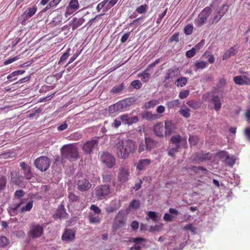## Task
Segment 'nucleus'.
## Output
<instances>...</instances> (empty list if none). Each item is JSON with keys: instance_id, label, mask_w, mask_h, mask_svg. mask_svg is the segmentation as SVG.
I'll return each instance as SVG.
<instances>
[{"instance_id": "nucleus-17", "label": "nucleus", "mask_w": 250, "mask_h": 250, "mask_svg": "<svg viewBox=\"0 0 250 250\" xmlns=\"http://www.w3.org/2000/svg\"><path fill=\"white\" fill-rule=\"evenodd\" d=\"M67 214L64 206L62 205L58 207L56 213L53 215V217L55 219H62L65 218Z\"/></svg>"}, {"instance_id": "nucleus-20", "label": "nucleus", "mask_w": 250, "mask_h": 250, "mask_svg": "<svg viewBox=\"0 0 250 250\" xmlns=\"http://www.w3.org/2000/svg\"><path fill=\"white\" fill-rule=\"evenodd\" d=\"M211 101L214 104V109L217 112L219 111L222 106V103L219 97L217 95H213L211 98Z\"/></svg>"}, {"instance_id": "nucleus-34", "label": "nucleus", "mask_w": 250, "mask_h": 250, "mask_svg": "<svg viewBox=\"0 0 250 250\" xmlns=\"http://www.w3.org/2000/svg\"><path fill=\"white\" fill-rule=\"evenodd\" d=\"M190 109L186 107H182L179 110L180 114L185 118H188L190 116Z\"/></svg>"}, {"instance_id": "nucleus-19", "label": "nucleus", "mask_w": 250, "mask_h": 250, "mask_svg": "<svg viewBox=\"0 0 250 250\" xmlns=\"http://www.w3.org/2000/svg\"><path fill=\"white\" fill-rule=\"evenodd\" d=\"M151 163V161L148 159H141L138 161L136 166L137 169L142 170L145 169Z\"/></svg>"}, {"instance_id": "nucleus-60", "label": "nucleus", "mask_w": 250, "mask_h": 250, "mask_svg": "<svg viewBox=\"0 0 250 250\" xmlns=\"http://www.w3.org/2000/svg\"><path fill=\"white\" fill-rule=\"evenodd\" d=\"M196 52V48L193 47L191 50H189L186 52V56L188 58H192L195 55Z\"/></svg>"}, {"instance_id": "nucleus-52", "label": "nucleus", "mask_w": 250, "mask_h": 250, "mask_svg": "<svg viewBox=\"0 0 250 250\" xmlns=\"http://www.w3.org/2000/svg\"><path fill=\"white\" fill-rule=\"evenodd\" d=\"M183 229L186 230H190L193 234L196 233V228L193 227L192 224L190 223L187 225L183 228Z\"/></svg>"}, {"instance_id": "nucleus-2", "label": "nucleus", "mask_w": 250, "mask_h": 250, "mask_svg": "<svg viewBox=\"0 0 250 250\" xmlns=\"http://www.w3.org/2000/svg\"><path fill=\"white\" fill-rule=\"evenodd\" d=\"M61 153L62 160L74 161L79 157L77 147L72 144L63 146L61 148Z\"/></svg>"}, {"instance_id": "nucleus-42", "label": "nucleus", "mask_w": 250, "mask_h": 250, "mask_svg": "<svg viewBox=\"0 0 250 250\" xmlns=\"http://www.w3.org/2000/svg\"><path fill=\"white\" fill-rule=\"evenodd\" d=\"M70 48L68 49L67 50L61 57L58 64L60 65L62 64L64 61H65L69 56H70Z\"/></svg>"}, {"instance_id": "nucleus-32", "label": "nucleus", "mask_w": 250, "mask_h": 250, "mask_svg": "<svg viewBox=\"0 0 250 250\" xmlns=\"http://www.w3.org/2000/svg\"><path fill=\"white\" fill-rule=\"evenodd\" d=\"M147 71L148 70H146V69L142 73H139L137 75L138 77L141 78V80L144 82H147L149 80L150 75L149 73L147 72Z\"/></svg>"}, {"instance_id": "nucleus-24", "label": "nucleus", "mask_w": 250, "mask_h": 250, "mask_svg": "<svg viewBox=\"0 0 250 250\" xmlns=\"http://www.w3.org/2000/svg\"><path fill=\"white\" fill-rule=\"evenodd\" d=\"M237 52V50L234 47H231L228 50L223 56V60H225L229 58L231 56L235 55Z\"/></svg>"}, {"instance_id": "nucleus-9", "label": "nucleus", "mask_w": 250, "mask_h": 250, "mask_svg": "<svg viewBox=\"0 0 250 250\" xmlns=\"http://www.w3.org/2000/svg\"><path fill=\"white\" fill-rule=\"evenodd\" d=\"M125 224L124 213L119 211L115 217L113 223V229L116 231L120 228L123 227Z\"/></svg>"}, {"instance_id": "nucleus-3", "label": "nucleus", "mask_w": 250, "mask_h": 250, "mask_svg": "<svg viewBox=\"0 0 250 250\" xmlns=\"http://www.w3.org/2000/svg\"><path fill=\"white\" fill-rule=\"evenodd\" d=\"M132 104L131 99H126L120 101L116 104L111 105L109 107V111L111 113L116 112H122L126 110Z\"/></svg>"}, {"instance_id": "nucleus-28", "label": "nucleus", "mask_w": 250, "mask_h": 250, "mask_svg": "<svg viewBox=\"0 0 250 250\" xmlns=\"http://www.w3.org/2000/svg\"><path fill=\"white\" fill-rule=\"evenodd\" d=\"M145 140L147 145V150H151L157 145V142L150 138L146 137Z\"/></svg>"}, {"instance_id": "nucleus-26", "label": "nucleus", "mask_w": 250, "mask_h": 250, "mask_svg": "<svg viewBox=\"0 0 250 250\" xmlns=\"http://www.w3.org/2000/svg\"><path fill=\"white\" fill-rule=\"evenodd\" d=\"M159 104L158 100H151L145 103L144 108L146 109L153 108L156 105Z\"/></svg>"}, {"instance_id": "nucleus-35", "label": "nucleus", "mask_w": 250, "mask_h": 250, "mask_svg": "<svg viewBox=\"0 0 250 250\" xmlns=\"http://www.w3.org/2000/svg\"><path fill=\"white\" fill-rule=\"evenodd\" d=\"M116 202L117 203V204L116 205V207L112 206L110 204H109V205L106 206V207L105 208V210L107 213H110L113 212L115 211V210H116L117 209H118L120 207L121 205H120V202Z\"/></svg>"}, {"instance_id": "nucleus-63", "label": "nucleus", "mask_w": 250, "mask_h": 250, "mask_svg": "<svg viewBox=\"0 0 250 250\" xmlns=\"http://www.w3.org/2000/svg\"><path fill=\"white\" fill-rule=\"evenodd\" d=\"M90 208L94 212L95 214H99L101 212V209L96 205H92Z\"/></svg>"}, {"instance_id": "nucleus-6", "label": "nucleus", "mask_w": 250, "mask_h": 250, "mask_svg": "<svg viewBox=\"0 0 250 250\" xmlns=\"http://www.w3.org/2000/svg\"><path fill=\"white\" fill-rule=\"evenodd\" d=\"M100 157L102 163H104L108 168L113 167L116 164L115 158L108 152H103Z\"/></svg>"}, {"instance_id": "nucleus-44", "label": "nucleus", "mask_w": 250, "mask_h": 250, "mask_svg": "<svg viewBox=\"0 0 250 250\" xmlns=\"http://www.w3.org/2000/svg\"><path fill=\"white\" fill-rule=\"evenodd\" d=\"M7 180L5 177L3 176H0V192L3 190L6 185Z\"/></svg>"}, {"instance_id": "nucleus-46", "label": "nucleus", "mask_w": 250, "mask_h": 250, "mask_svg": "<svg viewBox=\"0 0 250 250\" xmlns=\"http://www.w3.org/2000/svg\"><path fill=\"white\" fill-rule=\"evenodd\" d=\"M23 173L24 177L27 179H31L32 177V174L30 167H26V168L24 169Z\"/></svg>"}, {"instance_id": "nucleus-29", "label": "nucleus", "mask_w": 250, "mask_h": 250, "mask_svg": "<svg viewBox=\"0 0 250 250\" xmlns=\"http://www.w3.org/2000/svg\"><path fill=\"white\" fill-rule=\"evenodd\" d=\"M103 181L104 183L110 182L112 178V174L111 172L109 171H104L103 174Z\"/></svg>"}, {"instance_id": "nucleus-38", "label": "nucleus", "mask_w": 250, "mask_h": 250, "mask_svg": "<svg viewBox=\"0 0 250 250\" xmlns=\"http://www.w3.org/2000/svg\"><path fill=\"white\" fill-rule=\"evenodd\" d=\"M89 222L91 224H99L101 222V219L99 216H95L92 213L88 216Z\"/></svg>"}, {"instance_id": "nucleus-57", "label": "nucleus", "mask_w": 250, "mask_h": 250, "mask_svg": "<svg viewBox=\"0 0 250 250\" xmlns=\"http://www.w3.org/2000/svg\"><path fill=\"white\" fill-rule=\"evenodd\" d=\"M131 85L135 89H139L141 88L142 84L139 80H134L131 82Z\"/></svg>"}, {"instance_id": "nucleus-5", "label": "nucleus", "mask_w": 250, "mask_h": 250, "mask_svg": "<svg viewBox=\"0 0 250 250\" xmlns=\"http://www.w3.org/2000/svg\"><path fill=\"white\" fill-rule=\"evenodd\" d=\"M34 165L41 171H45L48 169L50 165V161L47 157L41 156L36 160Z\"/></svg>"}, {"instance_id": "nucleus-40", "label": "nucleus", "mask_w": 250, "mask_h": 250, "mask_svg": "<svg viewBox=\"0 0 250 250\" xmlns=\"http://www.w3.org/2000/svg\"><path fill=\"white\" fill-rule=\"evenodd\" d=\"M143 117L147 120H154L158 118L157 114H153L150 112H146L144 114Z\"/></svg>"}, {"instance_id": "nucleus-30", "label": "nucleus", "mask_w": 250, "mask_h": 250, "mask_svg": "<svg viewBox=\"0 0 250 250\" xmlns=\"http://www.w3.org/2000/svg\"><path fill=\"white\" fill-rule=\"evenodd\" d=\"M147 216L148 217V218H146L147 220L151 219L154 222H156L160 218L159 214L158 213L152 211H148L147 212Z\"/></svg>"}, {"instance_id": "nucleus-15", "label": "nucleus", "mask_w": 250, "mask_h": 250, "mask_svg": "<svg viewBox=\"0 0 250 250\" xmlns=\"http://www.w3.org/2000/svg\"><path fill=\"white\" fill-rule=\"evenodd\" d=\"M153 130L157 136L163 137L165 136V128L162 123L159 122L154 125Z\"/></svg>"}, {"instance_id": "nucleus-47", "label": "nucleus", "mask_w": 250, "mask_h": 250, "mask_svg": "<svg viewBox=\"0 0 250 250\" xmlns=\"http://www.w3.org/2000/svg\"><path fill=\"white\" fill-rule=\"evenodd\" d=\"M124 89V86L122 84L114 86L111 90V93L117 94L122 91Z\"/></svg>"}, {"instance_id": "nucleus-1", "label": "nucleus", "mask_w": 250, "mask_h": 250, "mask_svg": "<svg viewBox=\"0 0 250 250\" xmlns=\"http://www.w3.org/2000/svg\"><path fill=\"white\" fill-rule=\"evenodd\" d=\"M136 148L135 143L130 139H118V141L115 145L117 156L123 159L128 158L130 154L135 152Z\"/></svg>"}, {"instance_id": "nucleus-33", "label": "nucleus", "mask_w": 250, "mask_h": 250, "mask_svg": "<svg viewBox=\"0 0 250 250\" xmlns=\"http://www.w3.org/2000/svg\"><path fill=\"white\" fill-rule=\"evenodd\" d=\"M68 7L75 11L79 8V3L78 0H71L69 3Z\"/></svg>"}, {"instance_id": "nucleus-61", "label": "nucleus", "mask_w": 250, "mask_h": 250, "mask_svg": "<svg viewBox=\"0 0 250 250\" xmlns=\"http://www.w3.org/2000/svg\"><path fill=\"white\" fill-rule=\"evenodd\" d=\"M189 91L188 90H183L179 93V97L181 99L186 98L189 95Z\"/></svg>"}, {"instance_id": "nucleus-37", "label": "nucleus", "mask_w": 250, "mask_h": 250, "mask_svg": "<svg viewBox=\"0 0 250 250\" xmlns=\"http://www.w3.org/2000/svg\"><path fill=\"white\" fill-rule=\"evenodd\" d=\"M187 104L194 110L198 109L201 106L200 103L194 101H189L187 102Z\"/></svg>"}, {"instance_id": "nucleus-39", "label": "nucleus", "mask_w": 250, "mask_h": 250, "mask_svg": "<svg viewBox=\"0 0 250 250\" xmlns=\"http://www.w3.org/2000/svg\"><path fill=\"white\" fill-rule=\"evenodd\" d=\"M33 201H30L25 206L21 207L20 209L21 213L30 211L33 207Z\"/></svg>"}, {"instance_id": "nucleus-48", "label": "nucleus", "mask_w": 250, "mask_h": 250, "mask_svg": "<svg viewBox=\"0 0 250 250\" xmlns=\"http://www.w3.org/2000/svg\"><path fill=\"white\" fill-rule=\"evenodd\" d=\"M195 66L197 69H203L207 66V62L204 61H199L196 62Z\"/></svg>"}, {"instance_id": "nucleus-16", "label": "nucleus", "mask_w": 250, "mask_h": 250, "mask_svg": "<svg viewBox=\"0 0 250 250\" xmlns=\"http://www.w3.org/2000/svg\"><path fill=\"white\" fill-rule=\"evenodd\" d=\"M180 75V71L178 68H171L168 70L165 76V80L172 79L175 77H178Z\"/></svg>"}, {"instance_id": "nucleus-11", "label": "nucleus", "mask_w": 250, "mask_h": 250, "mask_svg": "<svg viewBox=\"0 0 250 250\" xmlns=\"http://www.w3.org/2000/svg\"><path fill=\"white\" fill-rule=\"evenodd\" d=\"M43 229L39 224L32 225L29 231V235L33 238L40 237L43 233Z\"/></svg>"}, {"instance_id": "nucleus-55", "label": "nucleus", "mask_w": 250, "mask_h": 250, "mask_svg": "<svg viewBox=\"0 0 250 250\" xmlns=\"http://www.w3.org/2000/svg\"><path fill=\"white\" fill-rule=\"evenodd\" d=\"M229 8V6L227 4H224L222 5L220 9L218 10V13H220L221 15L224 16V14L228 11Z\"/></svg>"}, {"instance_id": "nucleus-21", "label": "nucleus", "mask_w": 250, "mask_h": 250, "mask_svg": "<svg viewBox=\"0 0 250 250\" xmlns=\"http://www.w3.org/2000/svg\"><path fill=\"white\" fill-rule=\"evenodd\" d=\"M171 141L174 145L180 146V144L186 143V140L182 138L180 135L173 136L171 138Z\"/></svg>"}, {"instance_id": "nucleus-25", "label": "nucleus", "mask_w": 250, "mask_h": 250, "mask_svg": "<svg viewBox=\"0 0 250 250\" xmlns=\"http://www.w3.org/2000/svg\"><path fill=\"white\" fill-rule=\"evenodd\" d=\"M85 21L84 19L83 18L77 19L74 18L72 21V27L73 29H76L81 26Z\"/></svg>"}, {"instance_id": "nucleus-45", "label": "nucleus", "mask_w": 250, "mask_h": 250, "mask_svg": "<svg viewBox=\"0 0 250 250\" xmlns=\"http://www.w3.org/2000/svg\"><path fill=\"white\" fill-rule=\"evenodd\" d=\"M145 150H147V145L146 143V140L142 141L139 146L138 151L139 152H142Z\"/></svg>"}, {"instance_id": "nucleus-59", "label": "nucleus", "mask_w": 250, "mask_h": 250, "mask_svg": "<svg viewBox=\"0 0 250 250\" xmlns=\"http://www.w3.org/2000/svg\"><path fill=\"white\" fill-rule=\"evenodd\" d=\"M226 84V80L224 79H221L219 80V83L217 85V89L218 91H220L221 90L219 89H221L224 87Z\"/></svg>"}, {"instance_id": "nucleus-62", "label": "nucleus", "mask_w": 250, "mask_h": 250, "mask_svg": "<svg viewBox=\"0 0 250 250\" xmlns=\"http://www.w3.org/2000/svg\"><path fill=\"white\" fill-rule=\"evenodd\" d=\"M162 225H155L151 226L149 229V232H153L154 231H160L162 229Z\"/></svg>"}, {"instance_id": "nucleus-8", "label": "nucleus", "mask_w": 250, "mask_h": 250, "mask_svg": "<svg viewBox=\"0 0 250 250\" xmlns=\"http://www.w3.org/2000/svg\"><path fill=\"white\" fill-rule=\"evenodd\" d=\"M76 185L77 189L81 192L88 191L92 187V185L89 180L83 177L77 181Z\"/></svg>"}, {"instance_id": "nucleus-51", "label": "nucleus", "mask_w": 250, "mask_h": 250, "mask_svg": "<svg viewBox=\"0 0 250 250\" xmlns=\"http://www.w3.org/2000/svg\"><path fill=\"white\" fill-rule=\"evenodd\" d=\"M188 141L191 146H195L198 142L199 139L196 136H190Z\"/></svg>"}, {"instance_id": "nucleus-64", "label": "nucleus", "mask_w": 250, "mask_h": 250, "mask_svg": "<svg viewBox=\"0 0 250 250\" xmlns=\"http://www.w3.org/2000/svg\"><path fill=\"white\" fill-rule=\"evenodd\" d=\"M223 15H221L220 13H217L214 17V18L212 19H211V22L213 23H216L217 22L223 17Z\"/></svg>"}, {"instance_id": "nucleus-41", "label": "nucleus", "mask_w": 250, "mask_h": 250, "mask_svg": "<svg viewBox=\"0 0 250 250\" xmlns=\"http://www.w3.org/2000/svg\"><path fill=\"white\" fill-rule=\"evenodd\" d=\"M243 76L241 75L237 76L233 78V81L235 84L237 85H245V82L244 81V80L243 79Z\"/></svg>"}, {"instance_id": "nucleus-36", "label": "nucleus", "mask_w": 250, "mask_h": 250, "mask_svg": "<svg viewBox=\"0 0 250 250\" xmlns=\"http://www.w3.org/2000/svg\"><path fill=\"white\" fill-rule=\"evenodd\" d=\"M145 241H146V240L143 238L138 237V238H133L132 242L135 243L133 247L135 248H136L139 250H140V249H141L140 244L142 242H145Z\"/></svg>"}, {"instance_id": "nucleus-58", "label": "nucleus", "mask_w": 250, "mask_h": 250, "mask_svg": "<svg viewBox=\"0 0 250 250\" xmlns=\"http://www.w3.org/2000/svg\"><path fill=\"white\" fill-rule=\"evenodd\" d=\"M140 205V204L139 201L137 200H133L130 202L129 207L137 209L139 208Z\"/></svg>"}, {"instance_id": "nucleus-53", "label": "nucleus", "mask_w": 250, "mask_h": 250, "mask_svg": "<svg viewBox=\"0 0 250 250\" xmlns=\"http://www.w3.org/2000/svg\"><path fill=\"white\" fill-rule=\"evenodd\" d=\"M235 160L233 156L229 155L226 158L225 162L229 166L232 167L235 163Z\"/></svg>"}, {"instance_id": "nucleus-56", "label": "nucleus", "mask_w": 250, "mask_h": 250, "mask_svg": "<svg viewBox=\"0 0 250 250\" xmlns=\"http://www.w3.org/2000/svg\"><path fill=\"white\" fill-rule=\"evenodd\" d=\"M180 100H174L171 101H169L168 103V106L170 108H173L174 107L178 106L180 104Z\"/></svg>"}, {"instance_id": "nucleus-18", "label": "nucleus", "mask_w": 250, "mask_h": 250, "mask_svg": "<svg viewBox=\"0 0 250 250\" xmlns=\"http://www.w3.org/2000/svg\"><path fill=\"white\" fill-rule=\"evenodd\" d=\"M75 237V232L72 229H66L62 236V239L67 241H70L74 240Z\"/></svg>"}, {"instance_id": "nucleus-49", "label": "nucleus", "mask_w": 250, "mask_h": 250, "mask_svg": "<svg viewBox=\"0 0 250 250\" xmlns=\"http://www.w3.org/2000/svg\"><path fill=\"white\" fill-rule=\"evenodd\" d=\"M9 242L7 238L5 236H0V247L4 248L6 247Z\"/></svg>"}, {"instance_id": "nucleus-4", "label": "nucleus", "mask_w": 250, "mask_h": 250, "mask_svg": "<svg viewBox=\"0 0 250 250\" xmlns=\"http://www.w3.org/2000/svg\"><path fill=\"white\" fill-rule=\"evenodd\" d=\"M109 185H104L97 186L93 191V194L98 200H102L110 193Z\"/></svg>"}, {"instance_id": "nucleus-10", "label": "nucleus", "mask_w": 250, "mask_h": 250, "mask_svg": "<svg viewBox=\"0 0 250 250\" xmlns=\"http://www.w3.org/2000/svg\"><path fill=\"white\" fill-rule=\"evenodd\" d=\"M22 202H14L9 204L7 208V212L11 216L16 215L18 213L21 212L20 209Z\"/></svg>"}, {"instance_id": "nucleus-50", "label": "nucleus", "mask_w": 250, "mask_h": 250, "mask_svg": "<svg viewBox=\"0 0 250 250\" xmlns=\"http://www.w3.org/2000/svg\"><path fill=\"white\" fill-rule=\"evenodd\" d=\"M193 29V25L191 24H188L184 28V33L187 35H189L192 33Z\"/></svg>"}, {"instance_id": "nucleus-43", "label": "nucleus", "mask_w": 250, "mask_h": 250, "mask_svg": "<svg viewBox=\"0 0 250 250\" xmlns=\"http://www.w3.org/2000/svg\"><path fill=\"white\" fill-rule=\"evenodd\" d=\"M25 72L24 70H17L11 73H10L9 75H8L7 77V79L10 80L11 81H13L11 79L13 78L14 77L17 76L19 75H21L23 74Z\"/></svg>"}, {"instance_id": "nucleus-31", "label": "nucleus", "mask_w": 250, "mask_h": 250, "mask_svg": "<svg viewBox=\"0 0 250 250\" xmlns=\"http://www.w3.org/2000/svg\"><path fill=\"white\" fill-rule=\"evenodd\" d=\"M188 83V79L186 77H182L179 78L175 82L177 86L182 87L186 85Z\"/></svg>"}, {"instance_id": "nucleus-14", "label": "nucleus", "mask_w": 250, "mask_h": 250, "mask_svg": "<svg viewBox=\"0 0 250 250\" xmlns=\"http://www.w3.org/2000/svg\"><path fill=\"white\" fill-rule=\"evenodd\" d=\"M129 172L128 169L125 167H121L119 169V172L118 174V180L122 182L125 183L128 181V177L129 176Z\"/></svg>"}, {"instance_id": "nucleus-13", "label": "nucleus", "mask_w": 250, "mask_h": 250, "mask_svg": "<svg viewBox=\"0 0 250 250\" xmlns=\"http://www.w3.org/2000/svg\"><path fill=\"white\" fill-rule=\"evenodd\" d=\"M37 9V8L36 6L29 8L21 15V19L22 20V24H23L25 21L28 20L35 14Z\"/></svg>"}, {"instance_id": "nucleus-54", "label": "nucleus", "mask_w": 250, "mask_h": 250, "mask_svg": "<svg viewBox=\"0 0 250 250\" xmlns=\"http://www.w3.org/2000/svg\"><path fill=\"white\" fill-rule=\"evenodd\" d=\"M147 7L146 4L141 5L136 8V11L139 14H143L146 11Z\"/></svg>"}, {"instance_id": "nucleus-12", "label": "nucleus", "mask_w": 250, "mask_h": 250, "mask_svg": "<svg viewBox=\"0 0 250 250\" xmlns=\"http://www.w3.org/2000/svg\"><path fill=\"white\" fill-rule=\"evenodd\" d=\"M23 177L21 176L17 171L10 172V182L17 186H21L23 184Z\"/></svg>"}, {"instance_id": "nucleus-22", "label": "nucleus", "mask_w": 250, "mask_h": 250, "mask_svg": "<svg viewBox=\"0 0 250 250\" xmlns=\"http://www.w3.org/2000/svg\"><path fill=\"white\" fill-rule=\"evenodd\" d=\"M165 136H169L172 133V124L170 121H166L165 122Z\"/></svg>"}, {"instance_id": "nucleus-27", "label": "nucleus", "mask_w": 250, "mask_h": 250, "mask_svg": "<svg viewBox=\"0 0 250 250\" xmlns=\"http://www.w3.org/2000/svg\"><path fill=\"white\" fill-rule=\"evenodd\" d=\"M207 20L199 14L198 16L194 20L195 25L198 27H202L206 23Z\"/></svg>"}, {"instance_id": "nucleus-7", "label": "nucleus", "mask_w": 250, "mask_h": 250, "mask_svg": "<svg viewBox=\"0 0 250 250\" xmlns=\"http://www.w3.org/2000/svg\"><path fill=\"white\" fill-rule=\"evenodd\" d=\"M98 146V139H93L83 144V150L85 154H90L93 151L97 148Z\"/></svg>"}, {"instance_id": "nucleus-23", "label": "nucleus", "mask_w": 250, "mask_h": 250, "mask_svg": "<svg viewBox=\"0 0 250 250\" xmlns=\"http://www.w3.org/2000/svg\"><path fill=\"white\" fill-rule=\"evenodd\" d=\"M211 6H212V5H210V6L206 7L199 14L201 16L203 17L206 20H207V19L209 17L212 12V10Z\"/></svg>"}]
</instances>
